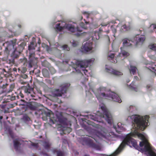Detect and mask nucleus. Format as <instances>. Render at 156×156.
<instances>
[{"instance_id":"9b49d317","label":"nucleus","mask_w":156,"mask_h":156,"mask_svg":"<svg viewBox=\"0 0 156 156\" xmlns=\"http://www.w3.org/2000/svg\"><path fill=\"white\" fill-rule=\"evenodd\" d=\"M134 147L139 151L147 153L148 156H156V153L154 151L151 147Z\"/></svg>"},{"instance_id":"de8ad7c7","label":"nucleus","mask_w":156,"mask_h":156,"mask_svg":"<svg viewBox=\"0 0 156 156\" xmlns=\"http://www.w3.org/2000/svg\"><path fill=\"white\" fill-rule=\"evenodd\" d=\"M106 25H105V26H106ZM102 26H104V25H102Z\"/></svg>"},{"instance_id":"1a4fd4ad","label":"nucleus","mask_w":156,"mask_h":156,"mask_svg":"<svg viewBox=\"0 0 156 156\" xmlns=\"http://www.w3.org/2000/svg\"><path fill=\"white\" fill-rule=\"evenodd\" d=\"M121 53L119 54L116 59L114 58V53L111 52L108 53V59L112 63H116L117 61L123 60L129 55V54L125 50H123L122 48H121Z\"/></svg>"},{"instance_id":"37998d69","label":"nucleus","mask_w":156,"mask_h":156,"mask_svg":"<svg viewBox=\"0 0 156 156\" xmlns=\"http://www.w3.org/2000/svg\"><path fill=\"white\" fill-rule=\"evenodd\" d=\"M2 118H3V117H2V116H1V117H0V119H2Z\"/></svg>"},{"instance_id":"09e8293b","label":"nucleus","mask_w":156,"mask_h":156,"mask_svg":"<svg viewBox=\"0 0 156 156\" xmlns=\"http://www.w3.org/2000/svg\"><path fill=\"white\" fill-rule=\"evenodd\" d=\"M129 80L128 81H127V83H128V82H129Z\"/></svg>"},{"instance_id":"aec40b11","label":"nucleus","mask_w":156,"mask_h":156,"mask_svg":"<svg viewBox=\"0 0 156 156\" xmlns=\"http://www.w3.org/2000/svg\"><path fill=\"white\" fill-rule=\"evenodd\" d=\"M14 145L15 149L16 151H18L19 149L20 142L18 139H16L13 140Z\"/></svg>"},{"instance_id":"a211bd4d","label":"nucleus","mask_w":156,"mask_h":156,"mask_svg":"<svg viewBox=\"0 0 156 156\" xmlns=\"http://www.w3.org/2000/svg\"><path fill=\"white\" fill-rule=\"evenodd\" d=\"M55 48H62L63 50H66L67 51H69V48L66 45H64L61 46L58 44V43H56L55 44Z\"/></svg>"},{"instance_id":"4be33fe9","label":"nucleus","mask_w":156,"mask_h":156,"mask_svg":"<svg viewBox=\"0 0 156 156\" xmlns=\"http://www.w3.org/2000/svg\"><path fill=\"white\" fill-rule=\"evenodd\" d=\"M99 35V33L97 32H94L92 34V39L94 40L99 39L100 38Z\"/></svg>"},{"instance_id":"423d86ee","label":"nucleus","mask_w":156,"mask_h":156,"mask_svg":"<svg viewBox=\"0 0 156 156\" xmlns=\"http://www.w3.org/2000/svg\"><path fill=\"white\" fill-rule=\"evenodd\" d=\"M106 89L105 87H101L98 90L97 92L95 94L98 100L101 98H104L106 99H112L114 101L120 103L122 101L120 98L116 93L111 92H109L108 93L106 94Z\"/></svg>"},{"instance_id":"2f4dec72","label":"nucleus","mask_w":156,"mask_h":156,"mask_svg":"<svg viewBox=\"0 0 156 156\" xmlns=\"http://www.w3.org/2000/svg\"><path fill=\"white\" fill-rule=\"evenodd\" d=\"M147 89L149 90H151L152 89L151 85H148L147 86Z\"/></svg>"},{"instance_id":"8fccbe9b","label":"nucleus","mask_w":156,"mask_h":156,"mask_svg":"<svg viewBox=\"0 0 156 156\" xmlns=\"http://www.w3.org/2000/svg\"><path fill=\"white\" fill-rule=\"evenodd\" d=\"M35 113L36 114H38V113H37L36 112Z\"/></svg>"},{"instance_id":"a18cd8bd","label":"nucleus","mask_w":156,"mask_h":156,"mask_svg":"<svg viewBox=\"0 0 156 156\" xmlns=\"http://www.w3.org/2000/svg\"><path fill=\"white\" fill-rule=\"evenodd\" d=\"M76 34H77V35H79V34H78V33Z\"/></svg>"},{"instance_id":"b1692460","label":"nucleus","mask_w":156,"mask_h":156,"mask_svg":"<svg viewBox=\"0 0 156 156\" xmlns=\"http://www.w3.org/2000/svg\"><path fill=\"white\" fill-rule=\"evenodd\" d=\"M130 72L131 74L134 75L136 72L137 69L135 66H130V68L129 69Z\"/></svg>"},{"instance_id":"3c124183","label":"nucleus","mask_w":156,"mask_h":156,"mask_svg":"<svg viewBox=\"0 0 156 156\" xmlns=\"http://www.w3.org/2000/svg\"><path fill=\"white\" fill-rule=\"evenodd\" d=\"M87 79H88L86 78V80H87Z\"/></svg>"},{"instance_id":"6ab92c4d","label":"nucleus","mask_w":156,"mask_h":156,"mask_svg":"<svg viewBox=\"0 0 156 156\" xmlns=\"http://www.w3.org/2000/svg\"><path fill=\"white\" fill-rule=\"evenodd\" d=\"M123 45L124 47L130 46L131 44L130 41L127 38H125L122 40Z\"/></svg>"},{"instance_id":"f3484780","label":"nucleus","mask_w":156,"mask_h":156,"mask_svg":"<svg viewBox=\"0 0 156 156\" xmlns=\"http://www.w3.org/2000/svg\"><path fill=\"white\" fill-rule=\"evenodd\" d=\"M39 114L40 115L41 114L43 115L42 119L44 120H45V119H44V115L46 116L47 118L48 117L49 118L51 115V113L50 112H46L44 110H41L39 111Z\"/></svg>"},{"instance_id":"4468645a","label":"nucleus","mask_w":156,"mask_h":156,"mask_svg":"<svg viewBox=\"0 0 156 156\" xmlns=\"http://www.w3.org/2000/svg\"><path fill=\"white\" fill-rule=\"evenodd\" d=\"M105 69L108 73L112 74L117 76L122 75L123 73L114 70L112 68L108 67L107 66H106Z\"/></svg>"},{"instance_id":"393cba45","label":"nucleus","mask_w":156,"mask_h":156,"mask_svg":"<svg viewBox=\"0 0 156 156\" xmlns=\"http://www.w3.org/2000/svg\"><path fill=\"white\" fill-rule=\"evenodd\" d=\"M43 145L45 149H48L50 147L51 144L48 141H45L43 143Z\"/></svg>"},{"instance_id":"49530a36","label":"nucleus","mask_w":156,"mask_h":156,"mask_svg":"<svg viewBox=\"0 0 156 156\" xmlns=\"http://www.w3.org/2000/svg\"><path fill=\"white\" fill-rule=\"evenodd\" d=\"M32 109H35V108H33Z\"/></svg>"},{"instance_id":"a19ab883","label":"nucleus","mask_w":156,"mask_h":156,"mask_svg":"<svg viewBox=\"0 0 156 156\" xmlns=\"http://www.w3.org/2000/svg\"><path fill=\"white\" fill-rule=\"evenodd\" d=\"M23 76V78H26L27 77V76L26 75H24Z\"/></svg>"},{"instance_id":"39448f33","label":"nucleus","mask_w":156,"mask_h":156,"mask_svg":"<svg viewBox=\"0 0 156 156\" xmlns=\"http://www.w3.org/2000/svg\"><path fill=\"white\" fill-rule=\"evenodd\" d=\"M90 136H86L84 137V140L86 144L90 147L96 150H99L101 148V145L99 142V141L101 139L105 140H113L112 138L114 135H111V137L109 139L103 138L97 136V134H90Z\"/></svg>"},{"instance_id":"72a5a7b5","label":"nucleus","mask_w":156,"mask_h":156,"mask_svg":"<svg viewBox=\"0 0 156 156\" xmlns=\"http://www.w3.org/2000/svg\"><path fill=\"white\" fill-rule=\"evenodd\" d=\"M86 95L87 96H89L90 97L91 96V94L89 91L86 92Z\"/></svg>"},{"instance_id":"7c9ffc66","label":"nucleus","mask_w":156,"mask_h":156,"mask_svg":"<svg viewBox=\"0 0 156 156\" xmlns=\"http://www.w3.org/2000/svg\"><path fill=\"white\" fill-rule=\"evenodd\" d=\"M9 133L10 135V136L12 137V138H13V133L12 131V130L11 129H9Z\"/></svg>"},{"instance_id":"0eeeda50","label":"nucleus","mask_w":156,"mask_h":156,"mask_svg":"<svg viewBox=\"0 0 156 156\" xmlns=\"http://www.w3.org/2000/svg\"><path fill=\"white\" fill-rule=\"evenodd\" d=\"M94 61V59L93 58L83 61H77L76 62V64L74 65L73 67L78 73L80 72L83 74V72L85 75L88 77L90 75L86 68L89 65L92 63Z\"/></svg>"},{"instance_id":"2eb2a0df","label":"nucleus","mask_w":156,"mask_h":156,"mask_svg":"<svg viewBox=\"0 0 156 156\" xmlns=\"http://www.w3.org/2000/svg\"><path fill=\"white\" fill-rule=\"evenodd\" d=\"M145 39V36L142 35H137L134 38V40L137 44H142Z\"/></svg>"},{"instance_id":"c9c22d12","label":"nucleus","mask_w":156,"mask_h":156,"mask_svg":"<svg viewBox=\"0 0 156 156\" xmlns=\"http://www.w3.org/2000/svg\"><path fill=\"white\" fill-rule=\"evenodd\" d=\"M34 53H30V55H29V58H32V57L34 56Z\"/></svg>"},{"instance_id":"5701e85b","label":"nucleus","mask_w":156,"mask_h":156,"mask_svg":"<svg viewBox=\"0 0 156 156\" xmlns=\"http://www.w3.org/2000/svg\"><path fill=\"white\" fill-rule=\"evenodd\" d=\"M137 107L135 105H130L128 110L129 112H134L137 110Z\"/></svg>"},{"instance_id":"cd10ccee","label":"nucleus","mask_w":156,"mask_h":156,"mask_svg":"<svg viewBox=\"0 0 156 156\" xmlns=\"http://www.w3.org/2000/svg\"><path fill=\"white\" fill-rule=\"evenodd\" d=\"M53 151L54 153H57V156H62L63 155V153L62 152L58 151L57 149H54Z\"/></svg>"},{"instance_id":"ea45409f","label":"nucleus","mask_w":156,"mask_h":156,"mask_svg":"<svg viewBox=\"0 0 156 156\" xmlns=\"http://www.w3.org/2000/svg\"><path fill=\"white\" fill-rule=\"evenodd\" d=\"M29 50H30L32 49L31 45L29 46Z\"/></svg>"},{"instance_id":"f257e3e1","label":"nucleus","mask_w":156,"mask_h":156,"mask_svg":"<svg viewBox=\"0 0 156 156\" xmlns=\"http://www.w3.org/2000/svg\"><path fill=\"white\" fill-rule=\"evenodd\" d=\"M100 124L94 125L93 122L87 123V126H86L84 128L88 131L91 134H97V136L99 137L101 136L103 138L109 139L111 135H113L112 133H108L104 130L102 126L105 125V124L103 122Z\"/></svg>"},{"instance_id":"4c0bfd02","label":"nucleus","mask_w":156,"mask_h":156,"mask_svg":"<svg viewBox=\"0 0 156 156\" xmlns=\"http://www.w3.org/2000/svg\"><path fill=\"white\" fill-rule=\"evenodd\" d=\"M106 38L107 39V41L109 42L110 41V39L109 37L108 36H106Z\"/></svg>"},{"instance_id":"f03ea898","label":"nucleus","mask_w":156,"mask_h":156,"mask_svg":"<svg viewBox=\"0 0 156 156\" xmlns=\"http://www.w3.org/2000/svg\"><path fill=\"white\" fill-rule=\"evenodd\" d=\"M100 124L94 125L93 122L87 123V126H86L84 128L88 131L91 134H97V136L99 137L101 136L103 138L109 139L111 135H113L112 133H108L104 130L102 126L105 125V124L103 122Z\"/></svg>"},{"instance_id":"6e6552de","label":"nucleus","mask_w":156,"mask_h":156,"mask_svg":"<svg viewBox=\"0 0 156 156\" xmlns=\"http://www.w3.org/2000/svg\"><path fill=\"white\" fill-rule=\"evenodd\" d=\"M4 46L6 47L5 50L8 51L9 53H11L12 55H14L16 52L20 53L23 49V45L20 44L17 48V45L15 41H8L3 44Z\"/></svg>"},{"instance_id":"412c9836","label":"nucleus","mask_w":156,"mask_h":156,"mask_svg":"<svg viewBox=\"0 0 156 156\" xmlns=\"http://www.w3.org/2000/svg\"><path fill=\"white\" fill-rule=\"evenodd\" d=\"M129 87L136 91H137L138 90V86L135 84L134 82H133L130 84Z\"/></svg>"},{"instance_id":"c85d7f7f","label":"nucleus","mask_w":156,"mask_h":156,"mask_svg":"<svg viewBox=\"0 0 156 156\" xmlns=\"http://www.w3.org/2000/svg\"><path fill=\"white\" fill-rule=\"evenodd\" d=\"M149 48L154 51L156 50V44H151L149 46Z\"/></svg>"},{"instance_id":"e433bc0d","label":"nucleus","mask_w":156,"mask_h":156,"mask_svg":"<svg viewBox=\"0 0 156 156\" xmlns=\"http://www.w3.org/2000/svg\"><path fill=\"white\" fill-rule=\"evenodd\" d=\"M134 79L136 80H139L138 78L136 76H134Z\"/></svg>"},{"instance_id":"58836bf2","label":"nucleus","mask_w":156,"mask_h":156,"mask_svg":"<svg viewBox=\"0 0 156 156\" xmlns=\"http://www.w3.org/2000/svg\"><path fill=\"white\" fill-rule=\"evenodd\" d=\"M68 129L69 131V133L71 131V129L69 128H68Z\"/></svg>"},{"instance_id":"ddd939ff","label":"nucleus","mask_w":156,"mask_h":156,"mask_svg":"<svg viewBox=\"0 0 156 156\" xmlns=\"http://www.w3.org/2000/svg\"><path fill=\"white\" fill-rule=\"evenodd\" d=\"M69 86L68 84H64L62 85L60 88V90L59 89L55 90L53 93V94L55 96H61L62 94L66 92L67 88Z\"/></svg>"},{"instance_id":"20e7f679","label":"nucleus","mask_w":156,"mask_h":156,"mask_svg":"<svg viewBox=\"0 0 156 156\" xmlns=\"http://www.w3.org/2000/svg\"><path fill=\"white\" fill-rule=\"evenodd\" d=\"M100 107L103 112V114L98 112L96 114L94 113L91 115H88V118L97 121H98V119L99 118H104L109 124H112L113 123V120L112 116L106 107L105 105L102 103L100 105Z\"/></svg>"},{"instance_id":"79ce46f5","label":"nucleus","mask_w":156,"mask_h":156,"mask_svg":"<svg viewBox=\"0 0 156 156\" xmlns=\"http://www.w3.org/2000/svg\"><path fill=\"white\" fill-rule=\"evenodd\" d=\"M102 30V29L101 28H100L99 30V32H100Z\"/></svg>"},{"instance_id":"c03bdc74","label":"nucleus","mask_w":156,"mask_h":156,"mask_svg":"<svg viewBox=\"0 0 156 156\" xmlns=\"http://www.w3.org/2000/svg\"><path fill=\"white\" fill-rule=\"evenodd\" d=\"M30 96L32 97H33L34 96L31 94H30Z\"/></svg>"},{"instance_id":"a878e982","label":"nucleus","mask_w":156,"mask_h":156,"mask_svg":"<svg viewBox=\"0 0 156 156\" xmlns=\"http://www.w3.org/2000/svg\"><path fill=\"white\" fill-rule=\"evenodd\" d=\"M42 142L41 141H39L36 143H33L31 142H30L28 144H30L32 146L34 147L37 148L39 146V144H41Z\"/></svg>"},{"instance_id":"f8f14e48","label":"nucleus","mask_w":156,"mask_h":156,"mask_svg":"<svg viewBox=\"0 0 156 156\" xmlns=\"http://www.w3.org/2000/svg\"><path fill=\"white\" fill-rule=\"evenodd\" d=\"M92 48V42L87 41L83 42L81 50L83 52L86 53L91 51Z\"/></svg>"},{"instance_id":"473e14b6","label":"nucleus","mask_w":156,"mask_h":156,"mask_svg":"<svg viewBox=\"0 0 156 156\" xmlns=\"http://www.w3.org/2000/svg\"><path fill=\"white\" fill-rule=\"evenodd\" d=\"M62 115H60V117L58 118V121L61 122H62Z\"/></svg>"},{"instance_id":"bb28decb","label":"nucleus","mask_w":156,"mask_h":156,"mask_svg":"<svg viewBox=\"0 0 156 156\" xmlns=\"http://www.w3.org/2000/svg\"><path fill=\"white\" fill-rule=\"evenodd\" d=\"M33 91V89L31 88H30L29 87L28 88H26L25 90V92L28 95H29V94H30L31 93V92Z\"/></svg>"},{"instance_id":"c756f323","label":"nucleus","mask_w":156,"mask_h":156,"mask_svg":"<svg viewBox=\"0 0 156 156\" xmlns=\"http://www.w3.org/2000/svg\"><path fill=\"white\" fill-rule=\"evenodd\" d=\"M71 43L72 44V45L74 47L76 46L78 44V42L74 40H72L71 41Z\"/></svg>"},{"instance_id":"dca6fc26","label":"nucleus","mask_w":156,"mask_h":156,"mask_svg":"<svg viewBox=\"0 0 156 156\" xmlns=\"http://www.w3.org/2000/svg\"><path fill=\"white\" fill-rule=\"evenodd\" d=\"M124 125L121 122H119L117 124V127L113 125V127L115 129L117 132L119 133L121 132L122 131L124 130Z\"/></svg>"},{"instance_id":"f704fd0d","label":"nucleus","mask_w":156,"mask_h":156,"mask_svg":"<svg viewBox=\"0 0 156 156\" xmlns=\"http://www.w3.org/2000/svg\"><path fill=\"white\" fill-rule=\"evenodd\" d=\"M83 14L84 15H86V17H88V16H89V13L88 12H84Z\"/></svg>"},{"instance_id":"7ed1b4c3","label":"nucleus","mask_w":156,"mask_h":156,"mask_svg":"<svg viewBox=\"0 0 156 156\" xmlns=\"http://www.w3.org/2000/svg\"><path fill=\"white\" fill-rule=\"evenodd\" d=\"M86 24L83 23H81L80 24V26L81 27L79 28L77 26L76 24L74 23H66L64 22H61L57 24L55 28L59 31H63L64 29H66L69 31L74 33L76 32H80L82 31V29H86L87 27L86 25L88 23L86 22Z\"/></svg>"},{"instance_id":"9d476101","label":"nucleus","mask_w":156,"mask_h":156,"mask_svg":"<svg viewBox=\"0 0 156 156\" xmlns=\"http://www.w3.org/2000/svg\"><path fill=\"white\" fill-rule=\"evenodd\" d=\"M116 23L114 21H112L109 23V25L111 26V28L113 33L115 34L116 32V27H120V30L122 32H124L127 31L130 29L129 26L127 27L125 24H123L122 25L121 23H119L117 26L115 25Z\"/></svg>"}]
</instances>
